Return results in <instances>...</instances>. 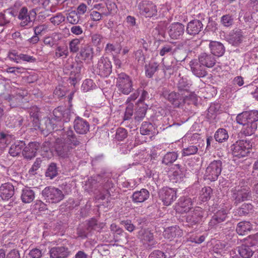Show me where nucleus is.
<instances>
[{
    "instance_id": "nucleus-1",
    "label": "nucleus",
    "mask_w": 258,
    "mask_h": 258,
    "mask_svg": "<svg viewBox=\"0 0 258 258\" xmlns=\"http://www.w3.org/2000/svg\"><path fill=\"white\" fill-rule=\"evenodd\" d=\"M81 144L80 137H77L74 131L70 127L64 131L60 138L55 141V150L57 155L68 162V166L71 163L69 158L73 149Z\"/></svg>"
},
{
    "instance_id": "nucleus-2",
    "label": "nucleus",
    "mask_w": 258,
    "mask_h": 258,
    "mask_svg": "<svg viewBox=\"0 0 258 258\" xmlns=\"http://www.w3.org/2000/svg\"><path fill=\"white\" fill-rule=\"evenodd\" d=\"M251 148L252 144L249 140H240L231 146V151L233 156L240 158L247 156Z\"/></svg>"
},
{
    "instance_id": "nucleus-3",
    "label": "nucleus",
    "mask_w": 258,
    "mask_h": 258,
    "mask_svg": "<svg viewBox=\"0 0 258 258\" xmlns=\"http://www.w3.org/2000/svg\"><path fill=\"white\" fill-rule=\"evenodd\" d=\"M41 194L46 202L52 204L58 203L64 198L60 189L52 186L45 187L41 191Z\"/></svg>"
},
{
    "instance_id": "nucleus-4",
    "label": "nucleus",
    "mask_w": 258,
    "mask_h": 258,
    "mask_svg": "<svg viewBox=\"0 0 258 258\" xmlns=\"http://www.w3.org/2000/svg\"><path fill=\"white\" fill-rule=\"evenodd\" d=\"M116 86L118 91L124 95L129 94L134 89L131 78L124 73L117 75Z\"/></svg>"
},
{
    "instance_id": "nucleus-5",
    "label": "nucleus",
    "mask_w": 258,
    "mask_h": 258,
    "mask_svg": "<svg viewBox=\"0 0 258 258\" xmlns=\"http://www.w3.org/2000/svg\"><path fill=\"white\" fill-rule=\"evenodd\" d=\"M36 15L37 14L35 9H33L28 12L27 7H22L20 9L18 15V19L21 21L20 23V26L22 27H32Z\"/></svg>"
},
{
    "instance_id": "nucleus-6",
    "label": "nucleus",
    "mask_w": 258,
    "mask_h": 258,
    "mask_svg": "<svg viewBox=\"0 0 258 258\" xmlns=\"http://www.w3.org/2000/svg\"><path fill=\"white\" fill-rule=\"evenodd\" d=\"M232 199L234 205L237 206L240 203L249 200L251 198V194L249 188L243 186H236L231 190Z\"/></svg>"
},
{
    "instance_id": "nucleus-7",
    "label": "nucleus",
    "mask_w": 258,
    "mask_h": 258,
    "mask_svg": "<svg viewBox=\"0 0 258 258\" xmlns=\"http://www.w3.org/2000/svg\"><path fill=\"white\" fill-rule=\"evenodd\" d=\"M222 169V162L220 160H214L207 167L205 175L210 181H215L220 175Z\"/></svg>"
},
{
    "instance_id": "nucleus-8",
    "label": "nucleus",
    "mask_w": 258,
    "mask_h": 258,
    "mask_svg": "<svg viewBox=\"0 0 258 258\" xmlns=\"http://www.w3.org/2000/svg\"><path fill=\"white\" fill-rule=\"evenodd\" d=\"M61 124H59L56 120L50 116L43 118L41 121H40L39 124L36 126V129L38 128L42 132L51 133L52 131L61 130Z\"/></svg>"
},
{
    "instance_id": "nucleus-9",
    "label": "nucleus",
    "mask_w": 258,
    "mask_h": 258,
    "mask_svg": "<svg viewBox=\"0 0 258 258\" xmlns=\"http://www.w3.org/2000/svg\"><path fill=\"white\" fill-rule=\"evenodd\" d=\"M208 216L207 212L199 207H195L186 216L187 223L191 225H196L201 222L204 217Z\"/></svg>"
},
{
    "instance_id": "nucleus-10",
    "label": "nucleus",
    "mask_w": 258,
    "mask_h": 258,
    "mask_svg": "<svg viewBox=\"0 0 258 258\" xmlns=\"http://www.w3.org/2000/svg\"><path fill=\"white\" fill-rule=\"evenodd\" d=\"M137 237L146 247L151 249L156 243L153 233L148 228H143L138 231Z\"/></svg>"
},
{
    "instance_id": "nucleus-11",
    "label": "nucleus",
    "mask_w": 258,
    "mask_h": 258,
    "mask_svg": "<svg viewBox=\"0 0 258 258\" xmlns=\"http://www.w3.org/2000/svg\"><path fill=\"white\" fill-rule=\"evenodd\" d=\"M96 73L102 77H107L112 72V64L107 58L101 57L97 64Z\"/></svg>"
},
{
    "instance_id": "nucleus-12",
    "label": "nucleus",
    "mask_w": 258,
    "mask_h": 258,
    "mask_svg": "<svg viewBox=\"0 0 258 258\" xmlns=\"http://www.w3.org/2000/svg\"><path fill=\"white\" fill-rule=\"evenodd\" d=\"M236 121L239 124H244L247 122L257 123L258 121V111L253 110L243 111L237 115Z\"/></svg>"
},
{
    "instance_id": "nucleus-13",
    "label": "nucleus",
    "mask_w": 258,
    "mask_h": 258,
    "mask_svg": "<svg viewBox=\"0 0 258 258\" xmlns=\"http://www.w3.org/2000/svg\"><path fill=\"white\" fill-rule=\"evenodd\" d=\"M159 197L164 205L169 206L177 198L176 189L164 187L159 191Z\"/></svg>"
},
{
    "instance_id": "nucleus-14",
    "label": "nucleus",
    "mask_w": 258,
    "mask_h": 258,
    "mask_svg": "<svg viewBox=\"0 0 258 258\" xmlns=\"http://www.w3.org/2000/svg\"><path fill=\"white\" fill-rule=\"evenodd\" d=\"M138 8L141 15L146 17L151 18L156 15L157 10L156 6L152 2L143 1L140 3Z\"/></svg>"
},
{
    "instance_id": "nucleus-15",
    "label": "nucleus",
    "mask_w": 258,
    "mask_h": 258,
    "mask_svg": "<svg viewBox=\"0 0 258 258\" xmlns=\"http://www.w3.org/2000/svg\"><path fill=\"white\" fill-rule=\"evenodd\" d=\"M40 147V144L37 142H32L25 144L24 150L22 151V156L24 159L30 160L36 156L37 151Z\"/></svg>"
},
{
    "instance_id": "nucleus-16",
    "label": "nucleus",
    "mask_w": 258,
    "mask_h": 258,
    "mask_svg": "<svg viewBox=\"0 0 258 258\" xmlns=\"http://www.w3.org/2000/svg\"><path fill=\"white\" fill-rule=\"evenodd\" d=\"M184 31V26L182 24L178 22L171 24L168 28L169 36L173 39L181 38Z\"/></svg>"
},
{
    "instance_id": "nucleus-17",
    "label": "nucleus",
    "mask_w": 258,
    "mask_h": 258,
    "mask_svg": "<svg viewBox=\"0 0 258 258\" xmlns=\"http://www.w3.org/2000/svg\"><path fill=\"white\" fill-rule=\"evenodd\" d=\"M190 70L193 74L197 77L203 78L207 76V71L198 59H194L189 62Z\"/></svg>"
},
{
    "instance_id": "nucleus-18",
    "label": "nucleus",
    "mask_w": 258,
    "mask_h": 258,
    "mask_svg": "<svg viewBox=\"0 0 258 258\" xmlns=\"http://www.w3.org/2000/svg\"><path fill=\"white\" fill-rule=\"evenodd\" d=\"M49 253L50 258H67L70 255L71 251L67 246L60 245L51 247Z\"/></svg>"
},
{
    "instance_id": "nucleus-19",
    "label": "nucleus",
    "mask_w": 258,
    "mask_h": 258,
    "mask_svg": "<svg viewBox=\"0 0 258 258\" xmlns=\"http://www.w3.org/2000/svg\"><path fill=\"white\" fill-rule=\"evenodd\" d=\"M163 96L176 107H178L180 104L184 102V97L182 95L174 91L171 92L164 91Z\"/></svg>"
},
{
    "instance_id": "nucleus-20",
    "label": "nucleus",
    "mask_w": 258,
    "mask_h": 258,
    "mask_svg": "<svg viewBox=\"0 0 258 258\" xmlns=\"http://www.w3.org/2000/svg\"><path fill=\"white\" fill-rule=\"evenodd\" d=\"M74 128L77 133L84 135L89 131L90 125L86 120L77 116L74 121Z\"/></svg>"
},
{
    "instance_id": "nucleus-21",
    "label": "nucleus",
    "mask_w": 258,
    "mask_h": 258,
    "mask_svg": "<svg viewBox=\"0 0 258 258\" xmlns=\"http://www.w3.org/2000/svg\"><path fill=\"white\" fill-rule=\"evenodd\" d=\"M203 29L202 22L198 19H194L188 22L186 26V32L187 34L195 36L198 34Z\"/></svg>"
},
{
    "instance_id": "nucleus-22",
    "label": "nucleus",
    "mask_w": 258,
    "mask_h": 258,
    "mask_svg": "<svg viewBox=\"0 0 258 258\" xmlns=\"http://www.w3.org/2000/svg\"><path fill=\"white\" fill-rule=\"evenodd\" d=\"M228 213L226 210L221 209L218 211L212 216V219L209 223V226L212 228L217 226L218 224L226 220L227 217Z\"/></svg>"
},
{
    "instance_id": "nucleus-23",
    "label": "nucleus",
    "mask_w": 258,
    "mask_h": 258,
    "mask_svg": "<svg viewBox=\"0 0 258 258\" xmlns=\"http://www.w3.org/2000/svg\"><path fill=\"white\" fill-rule=\"evenodd\" d=\"M198 59L205 67L212 68L216 63V59L211 53L203 52L198 56Z\"/></svg>"
},
{
    "instance_id": "nucleus-24",
    "label": "nucleus",
    "mask_w": 258,
    "mask_h": 258,
    "mask_svg": "<svg viewBox=\"0 0 258 258\" xmlns=\"http://www.w3.org/2000/svg\"><path fill=\"white\" fill-rule=\"evenodd\" d=\"M209 47L211 53L214 56H222L225 53V48L224 45L220 42L210 41Z\"/></svg>"
},
{
    "instance_id": "nucleus-25",
    "label": "nucleus",
    "mask_w": 258,
    "mask_h": 258,
    "mask_svg": "<svg viewBox=\"0 0 258 258\" xmlns=\"http://www.w3.org/2000/svg\"><path fill=\"white\" fill-rule=\"evenodd\" d=\"M0 196L3 200H8L14 194V187L12 184L7 182L0 187Z\"/></svg>"
},
{
    "instance_id": "nucleus-26",
    "label": "nucleus",
    "mask_w": 258,
    "mask_h": 258,
    "mask_svg": "<svg viewBox=\"0 0 258 258\" xmlns=\"http://www.w3.org/2000/svg\"><path fill=\"white\" fill-rule=\"evenodd\" d=\"M110 229L113 233L115 242L125 241L126 240L127 233L115 224L113 223L110 225Z\"/></svg>"
},
{
    "instance_id": "nucleus-27",
    "label": "nucleus",
    "mask_w": 258,
    "mask_h": 258,
    "mask_svg": "<svg viewBox=\"0 0 258 258\" xmlns=\"http://www.w3.org/2000/svg\"><path fill=\"white\" fill-rule=\"evenodd\" d=\"M25 146V141L20 140L16 141L11 145L9 150V153L12 157L18 156L21 153L22 154V151L24 150Z\"/></svg>"
},
{
    "instance_id": "nucleus-28",
    "label": "nucleus",
    "mask_w": 258,
    "mask_h": 258,
    "mask_svg": "<svg viewBox=\"0 0 258 258\" xmlns=\"http://www.w3.org/2000/svg\"><path fill=\"white\" fill-rule=\"evenodd\" d=\"M182 235V231L178 226H172L167 228L164 233V237L170 240H173L175 238L181 237Z\"/></svg>"
},
{
    "instance_id": "nucleus-29",
    "label": "nucleus",
    "mask_w": 258,
    "mask_h": 258,
    "mask_svg": "<svg viewBox=\"0 0 258 258\" xmlns=\"http://www.w3.org/2000/svg\"><path fill=\"white\" fill-rule=\"evenodd\" d=\"M177 204V210L182 213L188 212L191 209L192 203L190 198H181Z\"/></svg>"
},
{
    "instance_id": "nucleus-30",
    "label": "nucleus",
    "mask_w": 258,
    "mask_h": 258,
    "mask_svg": "<svg viewBox=\"0 0 258 258\" xmlns=\"http://www.w3.org/2000/svg\"><path fill=\"white\" fill-rule=\"evenodd\" d=\"M83 64L82 62H75L73 69L70 73L71 77L69 78L70 83L75 86L77 79L80 76Z\"/></svg>"
},
{
    "instance_id": "nucleus-31",
    "label": "nucleus",
    "mask_w": 258,
    "mask_h": 258,
    "mask_svg": "<svg viewBox=\"0 0 258 258\" xmlns=\"http://www.w3.org/2000/svg\"><path fill=\"white\" fill-rule=\"evenodd\" d=\"M29 113L30 118L32 119L33 126L36 129V126L39 124L40 121V109L37 106H33L30 108Z\"/></svg>"
},
{
    "instance_id": "nucleus-32",
    "label": "nucleus",
    "mask_w": 258,
    "mask_h": 258,
    "mask_svg": "<svg viewBox=\"0 0 258 258\" xmlns=\"http://www.w3.org/2000/svg\"><path fill=\"white\" fill-rule=\"evenodd\" d=\"M149 196V191L145 188H142L140 190L136 191L133 193V201L134 203H142L147 200Z\"/></svg>"
},
{
    "instance_id": "nucleus-33",
    "label": "nucleus",
    "mask_w": 258,
    "mask_h": 258,
    "mask_svg": "<svg viewBox=\"0 0 258 258\" xmlns=\"http://www.w3.org/2000/svg\"><path fill=\"white\" fill-rule=\"evenodd\" d=\"M79 58L84 60H92L93 58V48L90 46L86 45L81 47L78 54Z\"/></svg>"
},
{
    "instance_id": "nucleus-34",
    "label": "nucleus",
    "mask_w": 258,
    "mask_h": 258,
    "mask_svg": "<svg viewBox=\"0 0 258 258\" xmlns=\"http://www.w3.org/2000/svg\"><path fill=\"white\" fill-rule=\"evenodd\" d=\"M243 35L241 30H236L229 35L228 41L233 46H238L242 41Z\"/></svg>"
},
{
    "instance_id": "nucleus-35",
    "label": "nucleus",
    "mask_w": 258,
    "mask_h": 258,
    "mask_svg": "<svg viewBox=\"0 0 258 258\" xmlns=\"http://www.w3.org/2000/svg\"><path fill=\"white\" fill-rule=\"evenodd\" d=\"M258 250L257 248H253L249 245L243 244L238 247V252L243 258H249L253 255L254 252Z\"/></svg>"
},
{
    "instance_id": "nucleus-36",
    "label": "nucleus",
    "mask_w": 258,
    "mask_h": 258,
    "mask_svg": "<svg viewBox=\"0 0 258 258\" xmlns=\"http://www.w3.org/2000/svg\"><path fill=\"white\" fill-rule=\"evenodd\" d=\"M60 172L57 164L54 162L50 163L47 167L45 172V176L50 179H52L58 175Z\"/></svg>"
},
{
    "instance_id": "nucleus-37",
    "label": "nucleus",
    "mask_w": 258,
    "mask_h": 258,
    "mask_svg": "<svg viewBox=\"0 0 258 258\" xmlns=\"http://www.w3.org/2000/svg\"><path fill=\"white\" fill-rule=\"evenodd\" d=\"M137 108L135 114V119L140 121L143 119L146 115L148 106L144 103H137Z\"/></svg>"
},
{
    "instance_id": "nucleus-38",
    "label": "nucleus",
    "mask_w": 258,
    "mask_h": 258,
    "mask_svg": "<svg viewBox=\"0 0 258 258\" xmlns=\"http://www.w3.org/2000/svg\"><path fill=\"white\" fill-rule=\"evenodd\" d=\"M35 198L34 191L29 187H26L22 190L21 199L23 203H30Z\"/></svg>"
},
{
    "instance_id": "nucleus-39",
    "label": "nucleus",
    "mask_w": 258,
    "mask_h": 258,
    "mask_svg": "<svg viewBox=\"0 0 258 258\" xmlns=\"http://www.w3.org/2000/svg\"><path fill=\"white\" fill-rule=\"evenodd\" d=\"M252 229V226L249 222L242 221L238 223L236 229L239 235H243Z\"/></svg>"
},
{
    "instance_id": "nucleus-40",
    "label": "nucleus",
    "mask_w": 258,
    "mask_h": 258,
    "mask_svg": "<svg viewBox=\"0 0 258 258\" xmlns=\"http://www.w3.org/2000/svg\"><path fill=\"white\" fill-rule=\"evenodd\" d=\"M253 206L251 204H243L241 207L235 210V216H244L249 214L252 210Z\"/></svg>"
},
{
    "instance_id": "nucleus-41",
    "label": "nucleus",
    "mask_w": 258,
    "mask_h": 258,
    "mask_svg": "<svg viewBox=\"0 0 258 258\" xmlns=\"http://www.w3.org/2000/svg\"><path fill=\"white\" fill-rule=\"evenodd\" d=\"M91 42L93 45L97 47L98 49H100L103 46L104 37L100 33H94L91 35Z\"/></svg>"
},
{
    "instance_id": "nucleus-42",
    "label": "nucleus",
    "mask_w": 258,
    "mask_h": 258,
    "mask_svg": "<svg viewBox=\"0 0 258 258\" xmlns=\"http://www.w3.org/2000/svg\"><path fill=\"white\" fill-rule=\"evenodd\" d=\"M243 127L242 129V133L245 136H250L253 134L257 127V123L247 122L242 124Z\"/></svg>"
},
{
    "instance_id": "nucleus-43",
    "label": "nucleus",
    "mask_w": 258,
    "mask_h": 258,
    "mask_svg": "<svg viewBox=\"0 0 258 258\" xmlns=\"http://www.w3.org/2000/svg\"><path fill=\"white\" fill-rule=\"evenodd\" d=\"M221 108L220 104L218 103H211L210 106L208 109L207 114V117L209 119H214L219 112Z\"/></svg>"
},
{
    "instance_id": "nucleus-44",
    "label": "nucleus",
    "mask_w": 258,
    "mask_h": 258,
    "mask_svg": "<svg viewBox=\"0 0 258 258\" xmlns=\"http://www.w3.org/2000/svg\"><path fill=\"white\" fill-rule=\"evenodd\" d=\"M178 157V154L175 152H167L163 157L162 163L166 165H169L172 164L176 160Z\"/></svg>"
},
{
    "instance_id": "nucleus-45",
    "label": "nucleus",
    "mask_w": 258,
    "mask_h": 258,
    "mask_svg": "<svg viewBox=\"0 0 258 258\" xmlns=\"http://www.w3.org/2000/svg\"><path fill=\"white\" fill-rule=\"evenodd\" d=\"M180 77L177 84V87L180 91H186L188 92L189 88L191 84L188 82L186 78L180 77V74L178 76Z\"/></svg>"
},
{
    "instance_id": "nucleus-46",
    "label": "nucleus",
    "mask_w": 258,
    "mask_h": 258,
    "mask_svg": "<svg viewBox=\"0 0 258 258\" xmlns=\"http://www.w3.org/2000/svg\"><path fill=\"white\" fill-rule=\"evenodd\" d=\"M154 130V127L151 123L144 121L140 127V133L143 135H149L153 134Z\"/></svg>"
},
{
    "instance_id": "nucleus-47",
    "label": "nucleus",
    "mask_w": 258,
    "mask_h": 258,
    "mask_svg": "<svg viewBox=\"0 0 258 258\" xmlns=\"http://www.w3.org/2000/svg\"><path fill=\"white\" fill-rule=\"evenodd\" d=\"M228 135L224 128H219L215 133L214 138L216 141L222 143L228 139Z\"/></svg>"
},
{
    "instance_id": "nucleus-48",
    "label": "nucleus",
    "mask_w": 258,
    "mask_h": 258,
    "mask_svg": "<svg viewBox=\"0 0 258 258\" xmlns=\"http://www.w3.org/2000/svg\"><path fill=\"white\" fill-rule=\"evenodd\" d=\"M158 65L157 62L150 63L145 67L146 76L149 78H152L157 71Z\"/></svg>"
},
{
    "instance_id": "nucleus-49",
    "label": "nucleus",
    "mask_w": 258,
    "mask_h": 258,
    "mask_svg": "<svg viewBox=\"0 0 258 258\" xmlns=\"http://www.w3.org/2000/svg\"><path fill=\"white\" fill-rule=\"evenodd\" d=\"M213 193V190L210 186L203 187L201 191L200 199L203 202L209 201Z\"/></svg>"
},
{
    "instance_id": "nucleus-50",
    "label": "nucleus",
    "mask_w": 258,
    "mask_h": 258,
    "mask_svg": "<svg viewBox=\"0 0 258 258\" xmlns=\"http://www.w3.org/2000/svg\"><path fill=\"white\" fill-rule=\"evenodd\" d=\"M63 107L59 106L55 108L52 112V114L50 115L53 119L59 124L62 125V114Z\"/></svg>"
},
{
    "instance_id": "nucleus-51",
    "label": "nucleus",
    "mask_w": 258,
    "mask_h": 258,
    "mask_svg": "<svg viewBox=\"0 0 258 258\" xmlns=\"http://www.w3.org/2000/svg\"><path fill=\"white\" fill-rule=\"evenodd\" d=\"M68 22L72 24H77L79 23L80 16L75 11H72L68 14L67 17Z\"/></svg>"
},
{
    "instance_id": "nucleus-52",
    "label": "nucleus",
    "mask_w": 258,
    "mask_h": 258,
    "mask_svg": "<svg viewBox=\"0 0 258 258\" xmlns=\"http://www.w3.org/2000/svg\"><path fill=\"white\" fill-rule=\"evenodd\" d=\"M198 151V148L196 145H191L184 148L182 150V156H188L196 154Z\"/></svg>"
},
{
    "instance_id": "nucleus-53",
    "label": "nucleus",
    "mask_w": 258,
    "mask_h": 258,
    "mask_svg": "<svg viewBox=\"0 0 258 258\" xmlns=\"http://www.w3.org/2000/svg\"><path fill=\"white\" fill-rule=\"evenodd\" d=\"M90 232L85 224L80 225L77 229V234L78 237L82 238H86Z\"/></svg>"
},
{
    "instance_id": "nucleus-54",
    "label": "nucleus",
    "mask_w": 258,
    "mask_h": 258,
    "mask_svg": "<svg viewBox=\"0 0 258 258\" xmlns=\"http://www.w3.org/2000/svg\"><path fill=\"white\" fill-rule=\"evenodd\" d=\"M221 23L224 27H229L233 25L234 19L232 15H225L221 18Z\"/></svg>"
},
{
    "instance_id": "nucleus-55",
    "label": "nucleus",
    "mask_w": 258,
    "mask_h": 258,
    "mask_svg": "<svg viewBox=\"0 0 258 258\" xmlns=\"http://www.w3.org/2000/svg\"><path fill=\"white\" fill-rule=\"evenodd\" d=\"M81 40L80 39L75 38L72 40L69 43V48L70 51L72 53H76L78 52L80 49V44Z\"/></svg>"
},
{
    "instance_id": "nucleus-56",
    "label": "nucleus",
    "mask_w": 258,
    "mask_h": 258,
    "mask_svg": "<svg viewBox=\"0 0 258 258\" xmlns=\"http://www.w3.org/2000/svg\"><path fill=\"white\" fill-rule=\"evenodd\" d=\"M243 21L246 24L245 28H250L252 27V25L254 22L253 19L252 14L250 13L246 12L244 14L243 17Z\"/></svg>"
},
{
    "instance_id": "nucleus-57",
    "label": "nucleus",
    "mask_w": 258,
    "mask_h": 258,
    "mask_svg": "<svg viewBox=\"0 0 258 258\" xmlns=\"http://www.w3.org/2000/svg\"><path fill=\"white\" fill-rule=\"evenodd\" d=\"M69 51L67 46H58L55 49V56L56 57H67Z\"/></svg>"
},
{
    "instance_id": "nucleus-58",
    "label": "nucleus",
    "mask_w": 258,
    "mask_h": 258,
    "mask_svg": "<svg viewBox=\"0 0 258 258\" xmlns=\"http://www.w3.org/2000/svg\"><path fill=\"white\" fill-rule=\"evenodd\" d=\"M120 224L130 232L134 231L136 228V226L130 219H126L121 221Z\"/></svg>"
},
{
    "instance_id": "nucleus-59",
    "label": "nucleus",
    "mask_w": 258,
    "mask_h": 258,
    "mask_svg": "<svg viewBox=\"0 0 258 258\" xmlns=\"http://www.w3.org/2000/svg\"><path fill=\"white\" fill-rule=\"evenodd\" d=\"M127 131L123 128H118L116 132L115 138L118 141H122L127 137Z\"/></svg>"
},
{
    "instance_id": "nucleus-60",
    "label": "nucleus",
    "mask_w": 258,
    "mask_h": 258,
    "mask_svg": "<svg viewBox=\"0 0 258 258\" xmlns=\"http://www.w3.org/2000/svg\"><path fill=\"white\" fill-rule=\"evenodd\" d=\"M11 21V18L5 13V11L0 13V26H5L8 25Z\"/></svg>"
},
{
    "instance_id": "nucleus-61",
    "label": "nucleus",
    "mask_w": 258,
    "mask_h": 258,
    "mask_svg": "<svg viewBox=\"0 0 258 258\" xmlns=\"http://www.w3.org/2000/svg\"><path fill=\"white\" fill-rule=\"evenodd\" d=\"M105 50L106 53H112L114 51L116 53H119L121 51V47L118 45H115L111 43H108Z\"/></svg>"
},
{
    "instance_id": "nucleus-62",
    "label": "nucleus",
    "mask_w": 258,
    "mask_h": 258,
    "mask_svg": "<svg viewBox=\"0 0 258 258\" xmlns=\"http://www.w3.org/2000/svg\"><path fill=\"white\" fill-rule=\"evenodd\" d=\"M175 49L173 48V46L170 44L164 45L160 50L159 54L161 56H164L168 53H174Z\"/></svg>"
},
{
    "instance_id": "nucleus-63",
    "label": "nucleus",
    "mask_w": 258,
    "mask_h": 258,
    "mask_svg": "<svg viewBox=\"0 0 258 258\" xmlns=\"http://www.w3.org/2000/svg\"><path fill=\"white\" fill-rule=\"evenodd\" d=\"M94 86L93 82L91 79L85 80L82 85V89L84 92H88L92 90Z\"/></svg>"
},
{
    "instance_id": "nucleus-64",
    "label": "nucleus",
    "mask_w": 258,
    "mask_h": 258,
    "mask_svg": "<svg viewBox=\"0 0 258 258\" xmlns=\"http://www.w3.org/2000/svg\"><path fill=\"white\" fill-rule=\"evenodd\" d=\"M65 18L60 13L57 14L55 16L50 19V22L54 25H59L64 21Z\"/></svg>"
}]
</instances>
